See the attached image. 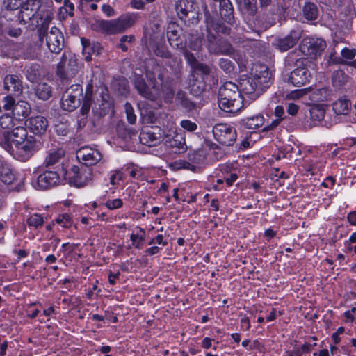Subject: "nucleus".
<instances>
[{
  "instance_id": "1",
  "label": "nucleus",
  "mask_w": 356,
  "mask_h": 356,
  "mask_svg": "<svg viewBox=\"0 0 356 356\" xmlns=\"http://www.w3.org/2000/svg\"><path fill=\"white\" fill-rule=\"evenodd\" d=\"M218 104L225 112H238L243 107V97L238 86L232 82L224 83L219 89Z\"/></svg>"
},
{
  "instance_id": "2",
  "label": "nucleus",
  "mask_w": 356,
  "mask_h": 356,
  "mask_svg": "<svg viewBox=\"0 0 356 356\" xmlns=\"http://www.w3.org/2000/svg\"><path fill=\"white\" fill-rule=\"evenodd\" d=\"M41 143L35 137L29 136L26 139L13 147L7 144L5 149L20 161H28L40 149Z\"/></svg>"
},
{
  "instance_id": "3",
  "label": "nucleus",
  "mask_w": 356,
  "mask_h": 356,
  "mask_svg": "<svg viewBox=\"0 0 356 356\" xmlns=\"http://www.w3.org/2000/svg\"><path fill=\"white\" fill-rule=\"evenodd\" d=\"M81 64L76 55L65 52L57 65L56 74L63 81H70L79 72Z\"/></svg>"
},
{
  "instance_id": "4",
  "label": "nucleus",
  "mask_w": 356,
  "mask_h": 356,
  "mask_svg": "<svg viewBox=\"0 0 356 356\" xmlns=\"http://www.w3.org/2000/svg\"><path fill=\"white\" fill-rule=\"evenodd\" d=\"M137 19L136 13H126L115 19L102 20L99 22V26L108 34L119 33L131 27Z\"/></svg>"
},
{
  "instance_id": "5",
  "label": "nucleus",
  "mask_w": 356,
  "mask_h": 356,
  "mask_svg": "<svg viewBox=\"0 0 356 356\" xmlns=\"http://www.w3.org/2000/svg\"><path fill=\"white\" fill-rule=\"evenodd\" d=\"M65 180H67V171L64 168L62 169L60 174L56 171L47 170L33 181L32 186L38 190H46L63 184Z\"/></svg>"
},
{
  "instance_id": "6",
  "label": "nucleus",
  "mask_w": 356,
  "mask_h": 356,
  "mask_svg": "<svg viewBox=\"0 0 356 356\" xmlns=\"http://www.w3.org/2000/svg\"><path fill=\"white\" fill-rule=\"evenodd\" d=\"M179 17L191 24L197 23L199 17V7L191 0H178L175 4Z\"/></svg>"
},
{
  "instance_id": "7",
  "label": "nucleus",
  "mask_w": 356,
  "mask_h": 356,
  "mask_svg": "<svg viewBox=\"0 0 356 356\" xmlns=\"http://www.w3.org/2000/svg\"><path fill=\"white\" fill-rule=\"evenodd\" d=\"M308 60L305 58H299L296 60L295 68L290 74L289 81L294 86L300 87L309 83L312 74L307 67Z\"/></svg>"
},
{
  "instance_id": "8",
  "label": "nucleus",
  "mask_w": 356,
  "mask_h": 356,
  "mask_svg": "<svg viewBox=\"0 0 356 356\" xmlns=\"http://www.w3.org/2000/svg\"><path fill=\"white\" fill-rule=\"evenodd\" d=\"M93 179L92 169L88 167L79 168L73 165L70 171L67 172V180L68 182L76 187H83L90 184Z\"/></svg>"
},
{
  "instance_id": "9",
  "label": "nucleus",
  "mask_w": 356,
  "mask_h": 356,
  "mask_svg": "<svg viewBox=\"0 0 356 356\" xmlns=\"http://www.w3.org/2000/svg\"><path fill=\"white\" fill-rule=\"evenodd\" d=\"M82 92L81 85H72L63 94L60 99L61 108L69 112L74 111L80 105Z\"/></svg>"
},
{
  "instance_id": "10",
  "label": "nucleus",
  "mask_w": 356,
  "mask_h": 356,
  "mask_svg": "<svg viewBox=\"0 0 356 356\" xmlns=\"http://www.w3.org/2000/svg\"><path fill=\"white\" fill-rule=\"evenodd\" d=\"M325 47V41L320 38L305 37L300 44V51L311 58H316L321 55Z\"/></svg>"
},
{
  "instance_id": "11",
  "label": "nucleus",
  "mask_w": 356,
  "mask_h": 356,
  "mask_svg": "<svg viewBox=\"0 0 356 356\" xmlns=\"http://www.w3.org/2000/svg\"><path fill=\"white\" fill-rule=\"evenodd\" d=\"M214 138L220 144L230 146L236 139V129L227 124H217L213 127Z\"/></svg>"
},
{
  "instance_id": "12",
  "label": "nucleus",
  "mask_w": 356,
  "mask_h": 356,
  "mask_svg": "<svg viewBox=\"0 0 356 356\" xmlns=\"http://www.w3.org/2000/svg\"><path fill=\"white\" fill-rule=\"evenodd\" d=\"M40 0H26L19 13L21 23L26 24L33 18L42 19L45 15L42 13Z\"/></svg>"
},
{
  "instance_id": "13",
  "label": "nucleus",
  "mask_w": 356,
  "mask_h": 356,
  "mask_svg": "<svg viewBox=\"0 0 356 356\" xmlns=\"http://www.w3.org/2000/svg\"><path fill=\"white\" fill-rule=\"evenodd\" d=\"M134 84L138 93L145 98L153 100L159 95V88L152 81H150L149 85H147L140 76H135Z\"/></svg>"
},
{
  "instance_id": "14",
  "label": "nucleus",
  "mask_w": 356,
  "mask_h": 356,
  "mask_svg": "<svg viewBox=\"0 0 356 356\" xmlns=\"http://www.w3.org/2000/svg\"><path fill=\"white\" fill-rule=\"evenodd\" d=\"M252 76L262 90L271 83L272 74L265 65L255 64L252 69Z\"/></svg>"
},
{
  "instance_id": "15",
  "label": "nucleus",
  "mask_w": 356,
  "mask_h": 356,
  "mask_svg": "<svg viewBox=\"0 0 356 356\" xmlns=\"http://www.w3.org/2000/svg\"><path fill=\"white\" fill-rule=\"evenodd\" d=\"M76 157L86 167L97 164L102 160V155L98 149L85 146L77 151Z\"/></svg>"
},
{
  "instance_id": "16",
  "label": "nucleus",
  "mask_w": 356,
  "mask_h": 356,
  "mask_svg": "<svg viewBox=\"0 0 356 356\" xmlns=\"http://www.w3.org/2000/svg\"><path fill=\"white\" fill-rule=\"evenodd\" d=\"M63 36L56 27H52L46 35V44L49 49L54 54H58L63 47Z\"/></svg>"
},
{
  "instance_id": "17",
  "label": "nucleus",
  "mask_w": 356,
  "mask_h": 356,
  "mask_svg": "<svg viewBox=\"0 0 356 356\" xmlns=\"http://www.w3.org/2000/svg\"><path fill=\"white\" fill-rule=\"evenodd\" d=\"M2 134L6 140L4 147L7 144H10L14 147L29 136L26 129L21 126L15 127L11 131H4Z\"/></svg>"
},
{
  "instance_id": "18",
  "label": "nucleus",
  "mask_w": 356,
  "mask_h": 356,
  "mask_svg": "<svg viewBox=\"0 0 356 356\" xmlns=\"http://www.w3.org/2000/svg\"><path fill=\"white\" fill-rule=\"evenodd\" d=\"M302 31L300 29L292 30L289 35L277 40L276 46L281 51L292 48L302 37Z\"/></svg>"
},
{
  "instance_id": "19",
  "label": "nucleus",
  "mask_w": 356,
  "mask_h": 356,
  "mask_svg": "<svg viewBox=\"0 0 356 356\" xmlns=\"http://www.w3.org/2000/svg\"><path fill=\"white\" fill-rule=\"evenodd\" d=\"M162 134L158 127L143 129L140 134V141L145 145L152 147L159 143Z\"/></svg>"
},
{
  "instance_id": "20",
  "label": "nucleus",
  "mask_w": 356,
  "mask_h": 356,
  "mask_svg": "<svg viewBox=\"0 0 356 356\" xmlns=\"http://www.w3.org/2000/svg\"><path fill=\"white\" fill-rule=\"evenodd\" d=\"M240 88L243 92L252 99H257L263 92L252 76L242 79L240 82Z\"/></svg>"
},
{
  "instance_id": "21",
  "label": "nucleus",
  "mask_w": 356,
  "mask_h": 356,
  "mask_svg": "<svg viewBox=\"0 0 356 356\" xmlns=\"http://www.w3.org/2000/svg\"><path fill=\"white\" fill-rule=\"evenodd\" d=\"M3 88L10 95H18L22 91V81L18 75H6L3 80Z\"/></svg>"
},
{
  "instance_id": "22",
  "label": "nucleus",
  "mask_w": 356,
  "mask_h": 356,
  "mask_svg": "<svg viewBox=\"0 0 356 356\" xmlns=\"http://www.w3.org/2000/svg\"><path fill=\"white\" fill-rule=\"evenodd\" d=\"M26 125L31 132L35 134L40 135L46 131L48 122L44 117L38 115L28 119Z\"/></svg>"
},
{
  "instance_id": "23",
  "label": "nucleus",
  "mask_w": 356,
  "mask_h": 356,
  "mask_svg": "<svg viewBox=\"0 0 356 356\" xmlns=\"http://www.w3.org/2000/svg\"><path fill=\"white\" fill-rule=\"evenodd\" d=\"M81 42L83 47V54L86 61H91L92 56H97L100 54L102 47L99 43L91 42L89 40L84 38L81 39Z\"/></svg>"
},
{
  "instance_id": "24",
  "label": "nucleus",
  "mask_w": 356,
  "mask_h": 356,
  "mask_svg": "<svg viewBox=\"0 0 356 356\" xmlns=\"http://www.w3.org/2000/svg\"><path fill=\"white\" fill-rule=\"evenodd\" d=\"M65 151L63 148L55 147L49 149L43 164L45 167H50L55 165L64 156Z\"/></svg>"
},
{
  "instance_id": "25",
  "label": "nucleus",
  "mask_w": 356,
  "mask_h": 356,
  "mask_svg": "<svg viewBox=\"0 0 356 356\" xmlns=\"http://www.w3.org/2000/svg\"><path fill=\"white\" fill-rule=\"evenodd\" d=\"M274 115L275 119L273 120L270 124H268L263 128V132H268L275 130L279 126L281 122L286 118L284 109L282 106H277L275 108Z\"/></svg>"
},
{
  "instance_id": "26",
  "label": "nucleus",
  "mask_w": 356,
  "mask_h": 356,
  "mask_svg": "<svg viewBox=\"0 0 356 356\" xmlns=\"http://www.w3.org/2000/svg\"><path fill=\"white\" fill-rule=\"evenodd\" d=\"M264 122L265 120L262 114L245 118L241 122L242 126L248 129H256L261 127Z\"/></svg>"
},
{
  "instance_id": "27",
  "label": "nucleus",
  "mask_w": 356,
  "mask_h": 356,
  "mask_svg": "<svg viewBox=\"0 0 356 356\" xmlns=\"http://www.w3.org/2000/svg\"><path fill=\"white\" fill-rule=\"evenodd\" d=\"M352 108L351 102L345 98H340L332 104V109L337 115H347Z\"/></svg>"
},
{
  "instance_id": "28",
  "label": "nucleus",
  "mask_w": 356,
  "mask_h": 356,
  "mask_svg": "<svg viewBox=\"0 0 356 356\" xmlns=\"http://www.w3.org/2000/svg\"><path fill=\"white\" fill-rule=\"evenodd\" d=\"M146 234L144 229L136 227L130 235L131 246L136 249H141L145 240Z\"/></svg>"
},
{
  "instance_id": "29",
  "label": "nucleus",
  "mask_w": 356,
  "mask_h": 356,
  "mask_svg": "<svg viewBox=\"0 0 356 356\" xmlns=\"http://www.w3.org/2000/svg\"><path fill=\"white\" fill-rule=\"evenodd\" d=\"M178 28L175 25H172L168 27V30L167 31V38L169 41L170 44L177 49H183L184 44L182 40L180 39L178 34Z\"/></svg>"
},
{
  "instance_id": "30",
  "label": "nucleus",
  "mask_w": 356,
  "mask_h": 356,
  "mask_svg": "<svg viewBox=\"0 0 356 356\" xmlns=\"http://www.w3.org/2000/svg\"><path fill=\"white\" fill-rule=\"evenodd\" d=\"M13 112L14 115L18 119L21 118H24L29 114L30 105L24 101L18 102L14 106Z\"/></svg>"
},
{
  "instance_id": "31",
  "label": "nucleus",
  "mask_w": 356,
  "mask_h": 356,
  "mask_svg": "<svg viewBox=\"0 0 356 356\" xmlns=\"http://www.w3.org/2000/svg\"><path fill=\"white\" fill-rule=\"evenodd\" d=\"M332 79L334 87L339 89L348 83V76L344 71L339 70L333 72Z\"/></svg>"
},
{
  "instance_id": "32",
  "label": "nucleus",
  "mask_w": 356,
  "mask_h": 356,
  "mask_svg": "<svg viewBox=\"0 0 356 356\" xmlns=\"http://www.w3.org/2000/svg\"><path fill=\"white\" fill-rule=\"evenodd\" d=\"M0 179L2 182L11 184L16 179L15 172L9 165H3L0 171Z\"/></svg>"
},
{
  "instance_id": "33",
  "label": "nucleus",
  "mask_w": 356,
  "mask_h": 356,
  "mask_svg": "<svg viewBox=\"0 0 356 356\" xmlns=\"http://www.w3.org/2000/svg\"><path fill=\"white\" fill-rule=\"evenodd\" d=\"M221 40H218L216 35L211 32L208 33L206 47L210 54H219V44Z\"/></svg>"
},
{
  "instance_id": "34",
  "label": "nucleus",
  "mask_w": 356,
  "mask_h": 356,
  "mask_svg": "<svg viewBox=\"0 0 356 356\" xmlns=\"http://www.w3.org/2000/svg\"><path fill=\"white\" fill-rule=\"evenodd\" d=\"M187 44L191 50L200 51L202 47V37L199 34H191L188 38Z\"/></svg>"
},
{
  "instance_id": "35",
  "label": "nucleus",
  "mask_w": 356,
  "mask_h": 356,
  "mask_svg": "<svg viewBox=\"0 0 356 356\" xmlns=\"http://www.w3.org/2000/svg\"><path fill=\"white\" fill-rule=\"evenodd\" d=\"M36 95L42 100L48 99L51 95L50 86L45 83H40L35 89Z\"/></svg>"
},
{
  "instance_id": "36",
  "label": "nucleus",
  "mask_w": 356,
  "mask_h": 356,
  "mask_svg": "<svg viewBox=\"0 0 356 356\" xmlns=\"http://www.w3.org/2000/svg\"><path fill=\"white\" fill-rule=\"evenodd\" d=\"M303 15L308 20H314L317 18L318 9L313 3H307L303 7Z\"/></svg>"
},
{
  "instance_id": "37",
  "label": "nucleus",
  "mask_w": 356,
  "mask_h": 356,
  "mask_svg": "<svg viewBox=\"0 0 356 356\" xmlns=\"http://www.w3.org/2000/svg\"><path fill=\"white\" fill-rule=\"evenodd\" d=\"M92 92L89 87H87L86 95L83 99V102L81 108V113L83 115H87L89 113L90 107L92 106Z\"/></svg>"
},
{
  "instance_id": "38",
  "label": "nucleus",
  "mask_w": 356,
  "mask_h": 356,
  "mask_svg": "<svg viewBox=\"0 0 356 356\" xmlns=\"http://www.w3.org/2000/svg\"><path fill=\"white\" fill-rule=\"evenodd\" d=\"M341 58H339L338 59L335 58L334 61L338 63H342L345 60L353 59L356 56V49L344 47L341 51Z\"/></svg>"
},
{
  "instance_id": "39",
  "label": "nucleus",
  "mask_w": 356,
  "mask_h": 356,
  "mask_svg": "<svg viewBox=\"0 0 356 356\" xmlns=\"http://www.w3.org/2000/svg\"><path fill=\"white\" fill-rule=\"evenodd\" d=\"M26 76L29 81L35 82L40 76L38 65H32L26 67Z\"/></svg>"
},
{
  "instance_id": "40",
  "label": "nucleus",
  "mask_w": 356,
  "mask_h": 356,
  "mask_svg": "<svg viewBox=\"0 0 356 356\" xmlns=\"http://www.w3.org/2000/svg\"><path fill=\"white\" fill-rule=\"evenodd\" d=\"M44 218L41 214L33 213L26 219V223L29 227L38 229L44 224Z\"/></svg>"
},
{
  "instance_id": "41",
  "label": "nucleus",
  "mask_w": 356,
  "mask_h": 356,
  "mask_svg": "<svg viewBox=\"0 0 356 356\" xmlns=\"http://www.w3.org/2000/svg\"><path fill=\"white\" fill-rule=\"evenodd\" d=\"M56 222L64 228L70 227L73 222L71 216L67 213L59 215L55 220Z\"/></svg>"
},
{
  "instance_id": "42",
  "label": "nucleus",
  "mask_w": 356,
  "mask_h": 356,
  "mask_svg": "<svg viewBox=\"0 0 356 356\" xmlns=\"http://www.w3.org/2000/svg\"><path fill=\"white\" fill-rule=\"evenodd\" d=\"M135 37L133 35H123L120 39V43L118 47L120 48L123 51H127L129 46L134 42Z\"/></svg>"
},
{
  "instance_id": "43",
  "label": "nucleus",
  "mask_w": 356,
  "mask_h": 356,
  "mask_svg": "<svg viewBox=\"0 0 356 356\" xmlns=\"http://www.w3.org/2000/svg\"><path fill=\"white\" fill-rule=\"evenodd\" d=\"M325 110L320 106H314L310 109V116L312 120L321 121L325 117Z\"/></svg>"
},
{
  "instance_id": "44",
  "label": "nucleus",
  "mask_w": 356,
  "mask_h": 356,
  "mask_svg": "<svg viewBox=\"0 0 356 356\" xmlns=\"http://www.w3.org/2000/svg\"><path fill=\"white\" fill-rule=\"evenodd\" d=\"M171 146L173 149V152L176 154H181L186 151V146L185 144V140L181 137L180 140L174 139L171 143Z\"/></svg>"
},
{
  "instance_id": "45",
  "label": "nucleus",
  "mask_w": 356,
  "mask_h": 356,
  "mask_svg": "<svg viewBox=\"0 0 356 356\" xmlns=\"http://www.w3.org/2000/svg\"><path fill=\"white\" fill-rule=\"evenodd\" d=\"M219 54H225L228 56H234V51L232 46L227 42L221 40L219 44ZM235 58L234 56H233Z\"/></svg>"
},
{
  "instance_id": "46",
  "label": "nucleus",
  "mask_w": 356,
  "mask_h": 356,
  "mask_svg": "<svg viewBox=\"0 0 356 356\" xmlns=\"http://www.w3.org/2000/svg\"><path fill=\"white\" fill-rule=\"evenodd\" d=\"M207 31L208 33L211 32V29H213L218 33H221L223 34H228L229 33L230 29L221 24V23H213V24L210 25L209 24H207Z\"/></svg>"
},
{
  "instance_id": "47",
  "label": "nucleus",
  "mask_w": 356,
  "mask_h": 356,
  "mask_svg": "<svg viewBox=\"0 0 356 356\" xmlns=\"http://www.w3.org/2000/svg\"><path fill=\"white\" fill-rule=\"evenodd\" d=\"M179 49L183 53L186 61L191 66L192 69L197 65L198 62L196 60V58L195 57L193 54L191 53L187 50L185 44L184 45L183 49Z\"/></svg>"
},
{
  "instance_id": "48",
  "label": "nucleus",
  "mask_w": 356,
  "mask_h": 356,
  "mask_svg": "<svg viewBox=\"0 0 356 356\" xmlns=\"http://www.w3.org/2000/svg\"><path fill=\"white\" fill-rule=\"evenodd\" d=\"M206 155L207 152L205 149H198L190 156V159L195 163H200L205 159Z\"/></svg>"
},
{
  "instance_id": "49",
  "label": "nucleus",
  "mask_w": 356,
  "mask_h": 356,
  "mask_svg": "<svg viewBox=\"0 0 356 356\" xmlns=\"http://www.w3.org/2000/svg\"><path fill=\"white\" fill-rule=\"evenodd\" d=\"M122 205L123 201L120 198L109 199L105 202V207L110 210L121 208Z\"/></svg>"
},
{
  "instance_id": "50",
  "label": "nucleus",
  "mask_w": 356,
  "mask_h": 356,
  "mask_svg": "<svg viewBox=\"0 0 356 356\" xmlns=\"http://www.w3.org/2000/svg\"><path fill=\"white\" fill-rule=\"evenodd\" d=\"M125 112L128 122L134 124L136 121V115L131 104L127 102L124 105Z\"/></svg>"
},
{
  "instance_id": "51",
  "label": "nucleus",
  "mask_w": 356,
  "mask_h": 356,
  "mask_svg": "<svg viewBox=\"0 0 356 356\" xmlns=\"http://www.w3.org/2000/svg\"><path fill=\"white\" fill-rule=\"evenodd\" d=\"M124 174L123 172L118 170L112 172L110 177V183L112 185H118L120 181L123 180Z\"/></svg>"
},
{
  "instance_id": "52",
  "label": "nucleus",
  "mask_w": 356,
  "mask_h": 356,
  "mask_svg": "<svg viewBox=\"0 0 356 356\" xmlns=\"http://www.w3.org/2000/svg\"><path fill=\"white\" fill-rule=\"evenodd\" d=\"M220 15L222 18L224 19L225 22L228 24H232L234 20V10L228 9L225 10L220 11Z\"/></svg>"
},
{
  "instance_id": "53",
  "label": "nucleus",
  "mask_w": 356,
  "mask_h": 356,
  "mask_svg": "<svg viewBox=\"0 0 356 356\" xmlns=\"http://www.w3.org/2000/svg\"><path fill=\"white\" fill-rule=\"evenodd\" d=\"M181 127L186 131L193 132L197 129L196 123L189 120H183L180 122Z\"/></svg>"
},
{
  "instance_id": "54",
  "label": "nucleus",
  "mask_w": 356,
  "mask_h": 356,
  "mask_svg": "<svg viewBox=\"0 0 356 356\" xmlns=\"http://www.w3.org/2000/svg\"><path fill=\"white\" fill-rule=\"evenodd\" d=\"M3 107L6 111L13 110L15 106V100L11 95H7L3 99Z\"/></svg>"
},
{
  "instance_id": "55",
  "label": "nucleus",
  "mask_w": 356,
  "mask_h": 356,
  "mask_svg": "<svg viewBox=\"0 0 356 356\" xmlns=\"http://www.w3.org/2000/svg\"><path fill=\"white\" fill-rule=\"evenodd\" d=\"M22 0H3V4L7 9L14 10L21 5Z\"/></svg>"
},
{
  "instance_id": "56",
  "label": "nucleus",
  "mask_w": 356,
  "mask_h": 356,
  "mask_svg": "<svg viewBox=\"0 0 356 356\" xmlns=\"http://www.w3.org/2000/svg\"><path fill=\"white\" fill-rule=\"evenodd\" d=\"M219 65L226 72H230L233 69L232 62L226 58H220L219 60Z\"/></svg>"
},
{
  "instance_id": "57",
  "label": "nucleus",
  "mask_w": 356,
  "mask_h": 356,
  "mask_svg": "<svg viewBox=\"0 0 356 356\" xmlns=\"http://www.w3.org/2000/svg\"><path fill=\"white\" fill-rule=\"evenodd\" d=\"M193 70L194 72H199L204 75L209 74L210 72V68L207 65L200 63H198Z\"/></svg>"
},
{
  "instance_id": "58",
  "label": "nucleus",
  "mask_w": 356,
  "mask_h": 356,
  "mask_svg": "<svg viewBox=\"0 0 356 356\" xmlns=\"http://www.w3.org/2000/svg\"><path fill=\"white\" fill-rule=\"evenodd\" d=\"M156 243L158 245H161L163 246H165L168 244L166 240H164L163 236L162 234H158L156 237L152 238L149 242V245H152Z\"/></svg>"
},
{
  "instance_id": "59",
  "label": "nucleus",
  "mask_w": 356,
  "mask_h": 356,
  "mask_svg": "<svg viewBox=\"0 0 356 356\" xmlns=\"http://www.w3.org/2000/svg\"><path fill=\"white\" fill-rule=\"evenodd\" d=\"M220 11L225 10L228 9H233L232 3L229 0H222L220 2Z\"/></svg>"
},
{
  "instance_id": "60",
  "label": "nucleus",
  "mask_w": 356,
  "mask_h": 356,
  "mask_svg": "<svg viewBox=\"0 0 356 356\" xmlns=\"http://www.w3.org/2000/svg\"><path fill=\"white\" fill-rule=\"evenodd\" d=\"M287 113L291 115H295L298 113V106L293 103L289 104L287 105Z\"/></svg>"
},
{
  "instance_id": "61",
  "label": "nucleus",
  "mask_w": 356,
  "mask_h": 356,
  "mask_svg": "<svg viewBox=\"0 0 356 356\" xmlns=\"http://www.w3.org/2000/svg\"><path fill=\"white\" fill-rule=\"evenodd\" d=\"M303 94L304 92L302 90H296L287 95V97L290 99H299Z\"/></svg>"
},
{
  "instance_id": "62",
  "label": "nucleus",
  "mask_w": 356,
  "mask_h": 356,
  "mask_svg": "<svg viewBox=\"0 0 356 356\" xmlns=\"http://www.w3.org/2000/svg\"><path fill=\"white\" fill-rule=\"evenodd\" d=\"M335 180L332 177H327L322 183V186L325 188H331L334 186Z\"/></svg>"
},
{
  "instance_id": "63",
  "label": "nucleus",
  "mask_w": 356,
  "mask_h": 356,
  "mask_svg": "<svg viewBox=\"0 0 356 356\" xmlns=\"http://www.w3.org/2000/svg\"><path fill=\"white\" fill-rule=\"evenodd\" d=\"M159 250H160V248H159L158 246H152L149 248H147L145 250V253L147 255L152 256V255L157 254L159 252Z\"/></svg>"
},
{
  "instance_id": "64",
  "label": "nucleus",
  "mask_w": 356,
  "mask_h": 356,
  "mask_svg": "<svg viewBox=\"0 0 356 356\" xmlns=\"http://www.w3.org/2000/svg\"><path fill=\"white\" fill-rule=\"evenodd\" d=\"M347 220L351 225H356V211H351L347 216Z\"/></svg>"
}]
</instances>
